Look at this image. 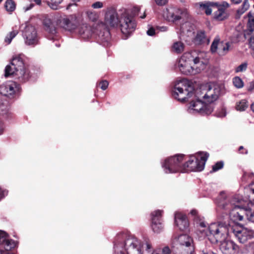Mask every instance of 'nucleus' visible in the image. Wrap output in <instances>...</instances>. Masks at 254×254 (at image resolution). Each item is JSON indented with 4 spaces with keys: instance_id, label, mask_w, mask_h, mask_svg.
Masks as SVG:
<instances>
[{
    "instance_id": "1",
    "label": "nucleus",
    "mask_w": 254,
    "mask_h": 254,
    "mask_svg": "<svg viewBox=\"0 0 254 254\" xmlns=\"http://www.w3.org/2000/svg\"><path fill=\"white\" fill-rule=\"evenodd\" d=\"M223 90V87L218 84L207 83L201 86L194 91L191 82L183 79L177 81L174 87L172 95L181 102H184L194 95L197 98H201L214 107V101L218 98Z\"/></svg>"
},
{
    "instance_id": "2",
    "label": "nucleus",
    "mask_w": 254,
    "mask_h": 254,
    "mask_svg": "<svg viewBox=\"0 0 254 254\" xmlns=\"http://www.w3.org/2000/svg\"><path fill=\"white\" fill-rule=\"evenodd\" d=\"M148 239L141 240L131 235L122 234L116 240L113 254H150Z\"/></svg>"
},
{
    "instance_id": "3",
    "label": "nucleus",
    "mask_w": 254,
    "mask_h": 254,
    "mask_svg": "<svg viewBox=\"0 0 254 254\" xmlns=\"http://www.w3.org/2000/svg\"><path fill=\"white\" fill-rule=\"evenodd\" d=\"M203 55V53L195 50L184 53L178 62V66L181 73L186 75L199 73L204 66Z\"/></svg>"
},
{
    "instance_id": "4",
    "label": "nucleus",
    "mask_w": 254,
    "mask_h": 254,
    "mask_svg": "<svg viewBox=\"0 0 254 254\" xmlns=\"http://www.w3.org/2000/svg\"><path fill=\"white\" fill-rule=\"evenodd\" d=\"M5 77L12 76L18 81L24 83L34 77L33 74L30 69L25 66L23 56L15 55L13 57L10 64L5 68Z\"/></svg>"
},
{
    "instance_id": "5",
    "label": "nucleus",
    "mask_w": 254,
    "mask_h": 254,
    "mask_svg": "<svg viewBox=\"0 0 254 254\" xmlns=\"http://www.w3.org/2000/svg\"><path fill=\"white\" fill-rule=\"evenodd\" d=\"M226 195L225 192H220L218 196V205L221 208L224 209L225 213L229 214L231 219L234 222L242 221L244 219V214L246 216V204L239 205L237 203L240 202L238 200H236L235 197L232 201L224 202Z\"/></svg>"
},
{
    "instance_id": "6",
    "label": "nucleus",
    "mask_w": 254,
    "mask_h": 254,
    "mask_svg": "<svg viewBox=\"0 0 254 254\" xmlns=\"http://www.w3.org/2000/svg\"><path fill=\"white\" fill-rule=\"evenodd\" d=\"M231 227L221 222L211 223L206 230H200L205 233L212 244L221 243L226 240L230 235Z\"/></svg>"
},
{
    "instance_id": "7",
    "label": "nucleus",
    "mask_w": 254,
    "mask_h": 254,
    "mask_svg": "<svg viewBox=\"0 0 254 254\" xmlns=\"http://www.w3.org/2000/svg\"><path fill=\"white\" fill-rule=\"evenodd\" d=\"M185 155L176 154L168 157L161 162V167L165 174H174L184 172V161Z\"/></svg>"
},
{
    "instance_id": "8",
    "label": "nucleus",
    "mask_w": 254,
    "mask_h": 254,
    "mask_svg": "<svg viewBox=\"0 0 254 254\" xmlns=\"http://www.w3.org/2000/svg\"><path fill=\"white\" fill-rule=\"evenodd\" d=\"M208 157V153L204 152H198L190 155L188 160L183 164L184 172L201 171L204 168Z\"/></svg>"
},
{
    "instance_id": "9",
    "label": "nucleus",
    "mask_w": 254,
    "mask_h": 254,
    "mask_svg": "<svg viewBox=\"0 0 254 254\" xmlns=\"http://www.w3.org/2000/svg\"><path fill=\"white\" fill-rule=\"evenodd\" d=\"M174 247L178 250L175 254H192L194 251L193 240L187 234H182L176 237L173 240Z\"/></svg>"
},
{
    "instance_id": "10",
    "label": "nucleus",
    "mask_w": 254,
    "mask_h": 254,
    "mask_svg": "<svg viewBox=\"0 0 254 254\" xmlns=\"http://www.w3.org/2000/svg\"><path fill=\"white\" fill-rule=\"evenodd\" d=\"M198 98L195 101L190 102L188 107V111L192 114H199L202 115H208L210 114L214 110V107L211 104H209L204 100H200Z\"/></svg>"
},
{
    "instance_id": "11",
    "label": "nucleus",
    "mask_w": 254,
    "mask_h": 254,
    "mask_svg": "<svg viewBox=\"0 0 254 254\" xmlns=\"http://www.w3.org/2000/svg\"><path fill=\"white\" fill-rule=\"evenodd\" d=\"M120 27L122 33L127 37L136 28V23L126 10L122 13L120 20Z\"/></svg>"
},
{
    "instance_id": "12",
    "label": "nucleus",
    "mask_w": 254,
    "mask_h": 254,
    "mask_svg": "<svg viewBox=\"0 0 254 254\" xmlns=\"http://www.w3.org/2000/svg\"><path fill=\"white\" fill-rule=\"evenodd\" d=\"M188 13L186 10L172 6L164 9L162 13V16L165 20L173 23L180 20L183 16L188 17Z\"/></svg>"
},
{
    "instance_id": "13",
    "label": "nucleus",
    "mask_w": 254,
    "mask_h": 254,
    "mask_svg": "<svg viewBox=\"0 0 254 254\" xmlns=\"http://www.w3.org/2000/svg\"><path fill=\"white\" fill-rule=\"evenodd\" d=\"M22 36L26 45L35 47L39 43L40 37L35 27L32 25H26L22 31Z\"/></svg>"
},
{
    "instance_id": "14",
    "label": "nucleus",
    "mask_w": 254,
    "mask_h": 254,
    "mask_svg": "<svg viewBox=\"0 0 254 254\" xmlns=\"http://www.w3.org/2000/svg\"><path fill=\"white\" fill-rule=\"evenodd\" d=\"M231 231L241 243H244L254 238V230L248 228L232 227Z\"/></svg>"
},
{
    "instance_id": "15",
    "label": "nucleus",
    "mask_w": 254,
    "mask_h": 254,
    "mask_svg": "<svg viewBox=\"0 0 254 254\" xmlns=\"http://www.w3.org/2000/svg\"><path fill=\"white\" fill-rule=\"evenodd\" d=\"M20 90V85L13 81H7L0 86V94L9 98L18 95Z\"/></svg>"
},
{
    "instance_id": "16",
    "label": "nucleus",
    "mask_w": 254,
    "mask_h": 254,
    "mask_svg": "<svg viewBox=\"0 0 254 254\" xmlns=\"http://www.w3.org/2000/svg\"><path fill=\"white\" fill-rule=\"evenodd\" d=\"M230 46L231 43L223 41L220 42V38L217 36L214 38L211 45L210 50L212 53L217 52L220 56H224L228 53Z\"/></svg>"
},
{
    "instance_id": "17",
    "label": "nucleus",
    "mask_w": 254,
    "mask_h": 254,
    "mask_svg": "<svg viewBox=\"0 0 254 254\" xmlns=\"http://www.w3.org/2000/svg\"><path fill=\"white\" fill-rule=\"evenodd\" d=\"M163 211L161 210H156L153 211L151 214V227L153 231L156 233L161 232L163 229L161 217Z\"/></svg>"
},
{
    "instance_id": "18",
    "label": "nucleus",
    "mask_w": 254,
    "mask_h": 254,
    "mask_svg": "<svg viewBox=\"0 0 254 254\" xmlns=\"http://www.w3.org/2000/svg\"><path fill=\"white\" fill-rule=\"evenodd\" d=\"M18 243L9 239L8 235L4 231L0 230V249L10 251L17 246Z\"/></svg>"
},
{
    "instance_id": "19",
    "label": "nucleus",
    "mask_w": 254,
    "mask_h": 254,
    "mask_svg": "<svg viewBox=\"0 0 254 254\" xmlns=\"http://www.w3.org/2000/svg\"><path fill=\"white\" fill-rule=\"evenodd\" d=\"M220 249L223 254H238L239 246L233 241L225 240L220 244Z\"/></svg>"
},
{
    "instance_id": "20",
    "label": "nucleus",
    "mask_w": 254,
    "mask_h": 254,
    "mask_svg": "<svg viewBox=\"0 0 254 254\" xmlns=\"http://www.w3.org/2000/svg\"><path fill=\"white\" fill-rule=\"evenodd\" d=\"M119 15L114 9H108L105 14V22L107 25L111 27L117 26L120 22Z\"/></svg>"
},
{
    "instance_id": "21",
    "label": "nucleus",
    "mask_w": 254,
    "mask_h": 254,
    "mask_svg": "<svg viewBox=\"0 0 254 254\" xmlns=\"http://www.w3.org/2000/svg\"><path fill=\"white\" fill-rule=\"evenodd\" d=\"M174 221L175 225L181 231L187 230L189 226V223L186 216L181 212H175Z\"/></svg>"
},
{
    "instance_id": "22",
    "label": "nucleus",
    "mask_w": 254,
    "mask_h": 254,
    "mask_svg": "<svg viewBox=\"0 0 254 254\" xmlns=\"http://www.w3.org/2000/svg\"><path fill=\"white\" fill-rule=\"evenodd\" d=\"M58 25L65 30L71 31L74 30L77 24L75 19L73 18L65 17L59 20Z\"/></svg>"
},
{
    "instance_id": "23",
    "label": "nucleus",
    "mask_w": 254,
    "mask_h": 254,
    "mask_svg": "<svg viewBox=\"0 0 254 254\" xmlns=\"http://www.w3.org/2000/svg\"><path fill=\"white\" fill-rule=\"evenodd\" d=\"M92 33V28L87 24H82L78 30V34L81 38L85 40L90 39Z\"/></svg>"
},
{
    "instance_id": "24",
    "label": "nucleus",
    "mask_w": 254,
    "mask_h": 254,
    "mask_svg": "<svg viewBox=\"0 0 254 254\" xmlns=\"http://www.w3.org/2000/svg\"><path fill=\"white\" fill-rule=\"evenodd\" d=\"M194 25L190 21L183 23L180 28L181 33L187 37H192L194 34Z\"/></svg>"
},
{
    "instance_id": "25",
    "label": "nucleus",
    "mask_w": 254,
    "mask_h": 254,
    "mask_svg": "<svg viewBox=\"0 0 254 254\" xmlns=\"http://www.w3.org/2000/svg\"><path fill=\"white\" fill-rule=\"evenodd\" d=\"M215 8H217V10L214 12V19L221 21L226 18L227 14L224 6L217 3V6H215Z\"/></svg>"
},
{
    "instance_id": "26",
    "label": "nucleus",
    "mask_w": 254,
    "mask_h": 254,
    "mask_svg": "<svg viewBox=\"0 0 254 254\" xmlns=\"http://www.w3.org/2000/svg\"><path fill=\"white\" fill-rule=\"evenodd\" d=\"M198 4L201 9L204 10L206 15H210L212 10L215 8V6H217V3L214 2H200Z\"/></svg>"
},
{
    "instance_id": "27",
    "label": "nucleus",
    "mask_w": 254,
    "mask_h": 254,
    "mask_svg": "<svg viewBox=\"0 0 254 254\" xmlns=\"http://www.w3.org/2000/svg\"><path fill=\"white\" fill-rule=\"evenodd\" d=\"M148 252L150 254H173L168 246L160 247L153 250L151 242H150V246L148 247Z\"/></svg>"
},
{
    "instance_id": "28",
    "label": "nucleus",
    "mask_w": 254,
    "mask_h": 254,
    "mask_svg": "<svg viewBox=\"0 0 254 254\" xmlns=\"http://www.w3.org/2000/svg\"><path fill=\"white\" fill-rule=\"evenodd\" d=\"M246 217L248 220L254 223V203L249 202L246 204Z\"/></svg>"
},
{
    "instance_id": "29",
    "label": "nucleus",
    "mask_w": 254,
    "mask_h": 254,
    "mask_svg": "<svg viewBox=\"0 0 254 254\" xmlns=\"http://www.w3.org/2000/svg\"><path fill=\"white\" fill-rule=\"evenodd\" d=\"M209 42V40L206 38L205 32L202 31L198 32L194 39V42L196 45H200L205 42L208 44Z\"/></svg>"
},
{
    "instance_id": "30",
    "label": "nucleus",
    "mask_w": 254,
    "mask_h": 254,
    "mask_svg": "<svg viewBox=\"0 0 254 254\" xmlns=\"http://www.w3.org/2000/svg\"><path fill=\"white\" fill-rule=\"evenodd\" d=\"M185 45L181 41L174 42L172 46V50L176 54H181L185 50Z\"/></svg>"
},
{
    "instance_id": "31",
    "label": "nucleus",
    "mask_w": 254,
    "mask_h": 254,
    "mask_svg": "<svg viewBox=\"0 0 254 254\" xmlns=\"http://www.w3.org/2000/svg\"><path fill=\"white\" fill-rule=\"evenodd\" d=\"M18 33L19 28L17 26H15V28H13L11 31L6 35L4 39V42L7 44H10L12 39L15 37Z\"/></svg>"
},
{
    "instance_id": "32",
    "label": "nucleus",
    "mask_w": 254,
    "mask_h": 254,
    "mask_svg": "<svg viewBox=\"0 0 254 254\" xmlns=\"http://www.w3.org/2000/svg\"><path fill=\"white\" fill-rule=\"evenodd\" d=\"M242 254H254V242L246 245L242 250Z\"/></svg>"
},
{
    "instance_id": "33",
    "label": "nucleus",
    "mask_w": 254,
    "mask_h": 254,
    "mask_svg": "<svg viewBox=\"0 0 254 254\" xmlns=\"http://www.w3.org/2000/svg\"><path fill=\"white\" fill-rule=\"evenodd\" d=\"M249 0H244L242 5L237 11V15L240 16L244 13L250 7Z\"/></svg>"
},
{
    "instance_id": "34",
    "label": "nucleus",
    "mask_w": 254,
    "mask_h": 254,
    "mask_svg": "<svg viewBox=\"0 0 254 254\" xmlns=\"http://www.w3.org/2000/svg\"><path fill=\"white\" fill-rule=\"evenodd\" d=\"M4 6L7 11L12 12L15 9L16 4L13 0H7L5 1Z\"/></svg>"
},
{
    "instance_id": "35",
    "label": "nucleus",
    "mask_w": 254,
    "mask_h": 254,
    "mask_svg": "<svg viewBox=\"0 0 254 254\" xmlns=\"http://www.w3.org/2000/svg\"><path fill=\"white\" fill-rule=\"evenodd\" d=\"M248 107V102L245 99L239 101L236 105V109L240 111H245Z\"/></svg>"
},
{
    "instance_id": "36",
    "label": "nucleus",
    "mask_w": 254,
    "mask_h": 254,
    "mask_svg": "<svg viewBox=\"0 0 254 254\" xmlns=\"http://www.w3.org/2000/svg\"><path fill=\"white\" fill-rule=\"evenodd\" d=\"M248 16L249 18L248 28L250 31H254V15L252 12H249Z\"/></svg>"
},
{
    "instance_id": "37",
    "label": "nucleus",
    "mask_w": 254,
    "mask_h": 254,
    "mask_svg": "<svg viewBox=\"0 0 254 254\" xmlns=\"http://www.w3.org/2000/svg\"><path fill=\"white\" fill-rule=\"evenodd\" d=\"M233 83L234 86L238 89L243 88L244 85L243 81L240 77L238 76H236L233 78Z\"/></svg>"
},
{
    "instance_id": "38",
    "label": "nucleus",
    "mask_w": 254,
    "mask_h": 254,
    "mask_svg": "<svg viewBox=\"0 0 254 254\" xmlns=\"http://www.w3.org/2000/svg\"><path fill=\"white\" fill-rule=\"evenodd\" d=\"M87 15L88 19L92 22L97 21L99 17V13L94 11H87Z\"/></svg>"
},
{
    "instance_id": "39",
    "label": "nucleus",
    "mask_w": 254,
    "mask_h": 254,
    "mask_svg": "<svg viewBox=\"0 0 254 254\" xmlns=\"http://www.w3.org/2000/svg\"><path fill=\"white\" fill-rule=\"evenodd\" d=\"M62 1L63 0H50L48 2V4L52 9L57 10L59 8Z\"/></svg>"
},
{
    "instance_id": "40",
    "label": "nucleus",
    "mask_w": 254,
    "mask_h": 254,
    "mask_svg": "<svg viewBox=\"0 0 254 254\" xmlns=\"http://www.w3.org/2000/svg\"><path fill=\"white\" fill-rule=\"evenodd\" d=\"M248 67V63L244 62L237 66L235 69L236 72H240L245 71Z\"/></svg>"
},
{
    "instance_id": "41",
    "label": "nucleus",
    "mask_w": 254,
    "mask_h": 254,
    "mask_svg": "<svg viewBox=\"0 0 254 254\" xmlns=\"http://www.w3.org/2000/svg\"><path fill=\"white\" fill-rule=\"evenodd\" d=\"M216 116L219 118H223L226 116V111L225 108H222L216 112Z\"/></svg>"
},
{
    "instance_id": "42",
    "label": "nucleus",
    "mask_w": 254,
    "mask_h": 254,
    "mask_svg": "<svg viewBox=\"0 0 254 254\" xmlns=\"http://www.w3.org/2000/svg\"><path fill=\"white\" fill-rule=\"evenodd\" d=\"M224 164L222 161L217 162L212 166V172H216L222 169L223 167Z\"/></svg>"
},
{
    "instance_id": "43",
    "label": "nucleus",
    "mask_w": 254,
    "mask_h": 254,
    "mask_svg": "<svg viewBox=\"0 0 254 254\" xmlns=\"http://www.w3.org/2000/svg\"><path fill=\"white\" fill-rule=\"evenodd\" d=\"M45 25L46 27V30L49 33H51L52 34H54L56 33V29L54 26L48 24V23L46 22H45Z\"/></svg>"
},
{
    "instance_id": "44",
    "label": "nucleus",
    "mask_w": 254,
    "mask_h": 254,
    "mask_svg": "<svg viewBox=\"0 0 254 254\" xmlns=\"http://www.w3.org/2000/svg\"><path fill=\"white\" fill-rule=\"evenodd\" d=\"M148 29L146 31L147 35L149 36H153L156 34L155 29L152 26L148 25Z\"/></svg>"
},
{
    "instance_id": "45",
    "label": "nucleus",
    "mask_w": 254,
    "mask_h": 254,
    "mask_svg": "<svg viewBox=\"0 0 254 254\" xmlns=\"http://www.w3.org/2000/svg\"><path fill=\"white\" fill-rule=\"evenodd\" d=\"M109 85V83L107 80H103L99 83V86L103 90H106Z\"/></svg>"
},
{
    "instance_id": "46",
    "label": "nucleus",
    "mask_w": 254,
    "mask_h": 254,
    "mask_svg": "<svg viewBox=\"0 0 254 254\" xmlns=\"http://www.w3.org/2000/svg\"><path fill=\"white\" fill-rule=\"evenodd\" d=\"M8 194V190L2 188H0V200L4 198Z\"/></svg>"
},
{
    "instance_id": "47",
    "label": "nucleus",
    "mask_w": 254,
    "mask_h": 254,
    "mask_svg": "<svg viewBox=\"0 0 254 254\" xmlns=\"http://www.w3.org/2000/svg\"><path fill=\"white\" fill-rule=\"evenodd\" d=\"M91 6L94 9L101 8L103 7V3L101 1H96L93 3Z\"/></svg>"
},
{
    "instance_id": "48",
    "label": "nucleus",
    "mask_w": 254,
    "mask_h": 254,
    "mask_svg": "<svg viewBox=\"0 0 254 254\" xmlns=\"http://www.w3.org/2000/svg\"><path fill=\"white\" fill-rule=\"evenodd\" d=\"M249 45L250 48L254 51V35L252 36L249 40Z\"/></svg>"
},
{
    "instance_id": "49",
    "label": "nucleus",
    "mask_w": 254,
    "mask_h": 254,
    "mask_svg": "<svg viewBox=\"0 0 254 254\" xmlns=\"http://www.w3.org/2000/svg\"><path fill=\"white\" fill-rule=\"evenodd\" d=\"M158 5L162 6L167 4L168 2V0H154Z\"/></svg>"
},
{
    "instance_id": "50",
    "label": "nucleus",
    "mask_w": 254,
    "mask_h": 254,
    "mask_svg": "<svg viewBox=\"0 0 254 254\" xmlns=\"http://www.w3.org/2000/svg\"><path fill=\"white\" fill-rule=\"evenodd\" d=\"M34 5L33 3H30L27 5L24 6L23 7V10L24 12H26L32 9Z\"/></svg>"
},
{
    "instance_id": "51",
    "label": "nucleus",
    "mask_w": 254,
    "mask_h": 254,
    "mask_svg": "<svg viewBox=\"0 0 254 254\" xmlns=\"http://www.w3.org/2000/svg\"><path fill=\"white\" fill-rule=\"evenodd\" d=\"M190 214L194 216V219H195L198 217V212L195 209H192L190 211Z\"/></svg>"
},
{
    "instance_id": "52",
    "label": "nucleus",
    "mask_w": 254,
    "mask_h": 254,
    "mask_svg": "<svg viewBox=\"0 0 254 254\" xmlns=\"http://www.w3.org/2000/svg\"><path fill=\"white\" fill-rule=\"evenodd\" d=\"M156 29L159 30L160 32H166L168 30V27L167 26H157Z\"/></svg>"
},
{
    "instance_id": "53",
    "label": "nucleus",
    "mask_w": 254,
    "mask_h": 254,
    "mask_svg": "<svg viewBox=\"0 0 254 254\" xmlns=\"http://www.w3.org/2000/svg\"><path fill=\"white\" fill-rule=\"evenodd\" d=\"M249 91H254V81L250 82L249 86L248 89Z\"/></svg>"
},
{
    "instance_id": "54",
    "label": "nucleus",
    "mask_w": 254,
    "mask_h": 254,
    "mask_svg": "<svg viewBox=\"0 0 254 254\" xmlns=\"http://www.w3.org/2000/svg\"><path fill=\"white\" fill-rule=\"evenodd\" d=\"M4 126L3 122L0 121V135L1 134L4 130Z\"/></svg>"
},
{
    "instance_id": "55",
    "label": "nucleus",
    "mask_w": 254,
    "mask_h": 254,
    "mask_svg": "<svg viewBox=\"0 0 254 254\" xmlns=\"http://www.w3.org/2000/svg\"><path fill=\"white\" fill-rule=\"evenodd\" d=\"M140 7L138 6H134L133 8V12L135 14H137V13L140 11Z\"/></svg>"
},
{
    "instance_id": "56",
    "label": "nucleus",
    "mask_w": 254,
    "mask_h": 254,
    "mask_svg": "<svg viewBox=\"0 0 254 254\" xmlns=\"http://www.w3.org/2000/svg\"><path fill=\"white\" fill-rule=\"evenodd\" d=\"M8 251H9L0 249V254H14L13 253L9 252Z\"/></svg>"
},
{
    "instance_id": "57",
    "label": "nucleus",
    "mask_w": 254,
    "mask_h": 254,
    "mask_svg": "<svg viewBox=\"0 0 254 254\" xmlns=\"http://www.w3.org/2000/svg\"><path fill=\"white\" fill-rule=\"evenodd\" d=\"M250 189L252 192L254 194V183L251 184Z\"/></svg>"
},
{
    "instance_id": "58",
    "label": "nucleus",
    "mask_w": 254,
    "mask_h": 254,
    "mask_svg": "<svg viewBox=\"0 0 254 254\" xmlns=\"http://www.w3.org/2000/svg\"><path fill=\"white\" fill-rule=\"evenodd\" d=\"M77 6V4H75V3H70L69 4L67 7H66V9L67 10H69L71 6Z\"/></svg>"
},
{
    "instance_id": "59",
    "label": "nucleus",
    "mask_w": 254,
    "mask_h": 254,
    "mask_svg": "<svg viewBox=\"0 0 254 254\" xmlns=\"http://www.w3.org/2000/svg\"><path fill=\"white\" fill-rule=\"evenodd\" d=\"M235 4H239L242 2V0H231Z\"/></svg>"
},
{
    "instance_id": "60",
    "label": "nucleus",
    "mask_w": 254,
    "mask_h": 254,
    "mask_svg": "<svg viewBox=\"0 0 254 254\" xmlns=\"http://www.w3.org/2000/svg\"><path fill=\"white\" fill-rule=\"evenodd\" d=\"M199 225L202 228H205L206 227V224L204 222H201L199 223Z\"/></svg>"
},
{
    "instance_id": "61",
    "label": "nucleus",
    "mask_w": 254,
    "mask_h": 254,
    "mask_svg": "<svg viewBox=\"0 0 254 254\" xmlns=\"http://www.w3.org/2000/svg\"><path fill=\"white\" fill-rule=\"evenodd\" d=\"M244 149V147L243 146H240L239 148V151L241 153H247V151H246L245 152H241V150H243Z\"/></svg>"
},
{
    "instance_id": "62",
    "label": "nucleus",
    "mask_w": 254,
    "mask_h": 254,
    "mask_svg": "<svg viewBox=\"0 0 254 254\" xmlns=\"http://www.w3.org/2000/svg\"><path fill=\"white\" fill-rule=\"evenodd\" d=\"M33 1L38 5H40L41 3V0H34Z\"/></svg>"
},
{
    "instance_id": "63",
    "label": "nucleus",
    "mask_w": 254,
    "mask_h": 254,
    "mask_svg": "<svg viewBox=\"0 0 254 254\" xmlns=\"http://www.w3.org/2000/svg\"><path fill=\"white\" fill-rule=\"evenodd\" d=\"M251 108L253 112H254V102L251 105Z\"/></svg>"
},
{
    "instance_id": "64",
    "label": "nucleus",
    "mask_w": 254,
    "mask_h": 254,
    "mask_svg": "<svg viewBox=\"0 0 254 254\" xmlns=\"http://www.w3.org/2000/svg\"><path fill=\"white\" fill-rule=\"evenodd\" d=\"M146 17V14L145 12H144L143 14L142 15L140 16V18L141 19H144Z\"/></svg>"
}]
</instances>
